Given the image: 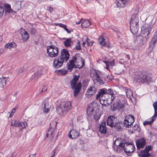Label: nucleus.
Masks as SVG:
<instances>
[{
	"label": "nucleus",
	"mask_w": 157,
	"mask_h": 157,
	"mask_svg": "<svg viewBox=\"0 0 157 157\" xmlns=\"http://www.w3.org/2000/svg\"><path fill=\"white\" fill-rule=\"evenodd\" d=\"M109 65H106V68L108 70H109Z\"/></svg>",
	"instance_id": "obj_61"
},
{
	"label": "nucleus",
	"mask_w": 157,
	"mask_h": 157,
	"mask_svg": "<svg viewBox=\"0 0 157 157\" xmlns=\"http://www.w3.org/2000/svg\"><path fill=\"white\" fill-rule=\"evenodd\" d=\"M65 30H66L67 33H70L71 32V31L68 30V29L66 28V27L65 28Z\"/></svg>",
	"instance_id": "obj_59"
},
{
	"label": "nucleus",
	"mask_w": 157,
	"mask_h": 157,
	"mask_svg": "<svg viewBox=\"0 0 157 157\" xmlns=\"http://www.w3.org/2000/svg\"><path fill=\"white\" fill-rule=\"evenodd\" d=\"M97 104L95 102L90 104L88 106L86 111L88 115H93V117L96 122L98 121L101 116L99 110L97 107Z\"/></svg>",
	"instance_id": "obj_3"
},
{
	"label": "nucleus",
	"mask_w": 157,
	"mask_h": 157,
	"mask_svg": "<svg viewBox=\"0 0 157 157\" xmlns=\"http://www.w3.org/2000/svg\"><path fill=\"white\" fill-rule=\"evenodd\" d=\"M16 46V44L14 42H13L10 43L6 44L5 47L6 48H12L15 47Z\"/></svg>",
	"instance_id": "obj_33"
},
{
	"label": "nucleus",
	"mask_w": 157,
	"mask_h": 157,
	"mask_svg": "<svg viewBox=\"0 0 157 157\" xmlns=\"http://www.w3.org/2000/svg\"><path fill=\"white\" fill-rule=\"evenodd\" d=\"M135 121L134 116L131 115L126 116L124 121V126L127 128L131 127L132 124Z\"/></svg>",
	"instance_id": "obj_13"
},
{
	"label": "nucleus",
	"mask_w": 157,
	"mask_h": 157,
	"mask_svg": "<svg viewBox=\"0 0 157 157\" xmlns=\"http://www.w3.org/2000/svg\"><path fill=\"white\" fill-rule=\"evenodd\" d=\"M98 41L100 44L102 45V47L103 48L104 46L107 48L109 47V44L106 43L105 41V39L102 36H100L98 39Z\"/></svg>",
	"instance_id": "obj_22"
},
{
	"label": "nucleus",
	"mask_w": 157,
	"mask_h": 157,
	"mask_svg": "<svg viewBox=\"0 0 157 157\" xmlns=\"http://www.w3.org/2000/svg\"><path fill=\"white\" fill-rule=\"evenodd\" d=\"M56 25H58L62 28H63L64 29L66 27V26L65 25H63L61 23H59L58 24H56Z\"/></svg>",
	"instance_id": "obj_47"
},
{
	"label": "nucleus",
	"mask_w": 157,
	"mask_h": 157,
	"mask_svg": "<svg viewBox=\"0 0 157 157\" xmlns=\"http://www.w3.org/2000/svg\"><path fill=\"white\" fill-rule=\"evenodd\" d=\"M29 32L31 35H34L36 32V29L32 27L29 29Z\"/></svg>",
	"instance_id": "obj_40"
},
{
	"label": "nucleus",
	"mask_w": 157,
	"mask_h": 157,
	"mask_svg": "<svg viewBox=\"0 0 157 157\" xmlns=\"http://www.w3.org/2000/svg\"><path fill=\"white\" fill-rule=\"evenodd\" d=\"M123 148L124 152L126 155L129 156L133 152L135 149V147L134 145L132 143L127 142H125L124 144Z\"/></svg>",
	"instance_id": "obj_11"
},
{
	"label": "nucleus",
	"mask_w": 157,
	"mask_h": 157,
	"mask_svg": "<svg viewBox=\"0 0 157 157\" xmlns=\"http://www.w3.org/2000/svg\"><path fill=\"white\" fill-rule=\"evenodd\" d=\"M146 142L144 138L139 139L136 142V145L138 149L143 148L146 145Z\"/></svg>",
	"instance_id": "obj_16"
},
{
	"label": "nucleus",
	"mask_w": 157,
	"mask_h": 157,
	"mask_svg": "<svg viewBox=\"0 0 157 157\" xmlns=\"http://www.w3.org/2000/svg\"><path fill=\"white\" fill-rule=\"evenodd\" d=\"M47 85H45L43 88L42 89V90L41 91V92H44L45 91H46L47 90Z\"/></svg>",
	"instance_id": "obj_49"
},
{
	"label": "nucleus",
	"mask_w": 157,
	"mask_h": 157,
	"mask_svg": "<svg viewBox=\"0 0 157 157\" xmlns=\"http://www.w3.org/2000/svg\"><path fill=\"white\" fill-rule=\"evenodd\" d=\"M12 121L11 124V125L12 126H14V125L13 124L14 123H15V121Z\"/></svg>",
	"instance_id": "obj_60"
},
{
	"label": "nucleus",
	"mask_w": 157,
	"mask_h": 157,
	"mask_svg": "<svg viewBox=\"0 0 157 157\" xmlns=\"http://www.w3.org/2000/svg\"><path fill=\"white\" fill-rule=\"evenodd\" d=\"M139 21L137 14L133 15L130 22V30L133 34L136 33L139 29L138 23Z\"/></svg>",
	"instance_id": "obj_7"
},
{
	"label": "nucleus",
	"mask_w": 157,
	"mask_h": 157,
	"mask_svg": "<svg viewBox=\"0 0 157 157\" xmlns=\"http://www.w3.org/2000/svg\"><path fill=\"white\" fill-rule=\"evenodd\" d=\"M124 145L120 146H113V149L118 153H121L123 152V148H124Z\"/></svg>",
	"instance_id": "obj_29"
},
{
	"label": "nucleus",
	"mask_w": 157,
	"mask_h": 157,
	"mask_svg": "<svg viewBox=\"0 0 157 157\" xmlns=\"http://www.w3.org/2000/svg\"><path fill=\"white\" fill-rule=\"evenodd\" d=\"M125 143V141L123 139L118 138L115 141L113 144V146L123 145Z\"/></svg>",
	"instance_id": "obj_24"
},
{
	"label": "nucleus",
	"mask_w": 157,
	"mask_h": 157,
	"mask_svg": "<svg viewBox=\"0 0 157 157\" xmlns=\"http://www.w3.org/2000/svg\"><path fill=\"white\" fill-rule=\"evenodd\" d=\"M4 8L5 10V13H10L13 12V10L11 9L10 6L9 4H5Z\"/></svg>",
	"instance_id": "obj_26"
},
{
	"label": "nucleus",
	"mask_w": 157,
	"mask_h": 157,
	"mask_svg": "<svg viewBox=\"0 0 157 157\" xmlns=\"http://www.w3.org/2000/svg\"><path fill=\"white\" fill-rule=\"evenodd\" d=\"M115 60L114 59H113L112 61H107L105 62L106 65H109V66H113L115 65L114 63Z\"/></svg>",
	"instance_id": "obj_38"
},
{
	"label": "nucleus",
	"mask_w": 157,
	"mask_h": 157,
	"mask_svg": "<svg viewBox=\"0 0 157 157\" xmlns=\"http://www.w3.org/2000/svg\"><path fill=\"white\" fill-rule=\"evenodd\" d=\"M126 0H118L117 4L118 7H123L125 6Z\"/></svg>",
	"instance_id": "obj_30"
},
{
	"label": "nucleus",
	"mask_w": 157,
	"mask_h": 157,
	"mask_svg": "<svg viewBox=\"0 0 157 157\" xmlns=\"http://www.w3.org/2000/svg\"><path fill=\"white\" fill-rule=\"evenodd\" d=\"M94 82L97 83V85H102L104 83L103 81L101 79V77L99 75L97 76L94 80Z\"/></svg>",
	"instance_id": "obj_27"
},
{
	"label": "nucleus",
	"mask_w": 157,
	"mask_h": 157,
	"mask_svg": "<svg viewBox=\"0 0 157 157\" xmlns=\"http://www.w3.org/2000/svg\"><path fill=\"white\" fill-rule=\"evenodd\" d=\"M21 7V2L20 1L16 2L13 6V8L15 10L18 11Z\"/></svg>",
	"instance_id": "obj_31"
},
{
	"label": "nucleus",
	"mask_w": 157,
	"mask_h": 157,
	"mask_svg": "<svg viewBox=\"0 0 157 157\" xmlns=\"http://www.w3.org/2000/svg\"><path fill=\"white\" fill-rule=\"evenodd\" d=\"M86 43L85 42H83L82 43V44L84 47H87V45H86Z\"/></svg>",
	"instance_id": "obj_58"
},
{
	"label": "nucleus",
	"mask_w": 157,
	"mask_h": 157,
	"mask_svg": "<svg viewBox=\"0 0 157 157\" xmlns=\"http://www.w3.org/2000/svg\"><path fill=\"white\" fill-rule=\"evenodd\" d=\"M90 75L91 77L95 78L97 77V76L99 75L95 70H92L90 71Z\"/></svg>",
	"instance_id": "obj_35"
},
{
	"label": "nucleus",
	"mask_w": 157,
	"mask_h": 157,
	"mask_svg": "<svg viewBox=\"0 0 157 157\" xmlns=\"http://www.w3.org/2000/svg\"><path fill=\"white\" fill-rule=\"evenodd\" d=\"M115 95L113 91L111 89L108 90L105 88L101 89L96 95V99L100 98L104 101H112L114 99Z\"/></svg>",
	"instance_id": "obj_2"
},
{
	"label": "nucleus",
	"mask_w": 157,
	"mask_h": 157,
	"mask_svg": "<svg viewBox=\"0 0 157 157\" xmlns=\"http://www.w3.org/2000/svg\"><path fill=\"white\" fill-rule=\"evenodd\" d=\"M48 10L51 13L53 11V9L50 6L48 7Z\"/></svg>",
	"instance_id": "obj_51"
},
{
	"label": "nucleus",
	"mask_w": 157,
	"mask_h": 157,
	"mask_svg": "<svg viewBox=\"0 0 157 157\" xmlns=\"http://www.w3.org/2000/svg\"><path fill=\"white\" fill-rule=\"evenodd\" d=\"M112 156H113V157H121L120 156H113V155H112Z\"/></svg>",
	"instance_id": "obj_64"
},
{
	"label": "nucleus",
	"mask_w": 157,
	"mask_h": 157,
	"mask_svg": "<svg viewBox=\"0 0 157 157\" xmlns=\"http://www.w3.org/2000/svg\"><path fill=\"white\" fill-rule=\"evenodd\" d=\"M79 77V75H74V78L70 81L71 88L74 89V94L75 97H76L77 96L81 87V83L80 82L77 83Z\"/></svg>",
	"instance_id": "obj_5"
},
{
	"label": "nucleus",
	"mask_w": 157,
	"mask_h": 157,
	"mask_svg": "<svg viewBox=\"0 0 157 157\" xmlns=\"http://www.w3.org/2000/svg\"><path fill=\"white\" fill-rule=\"evenodd\" d=\"M134 127H138V125L137 124H136L134 125Z\"/></svg>",
	"instance_id": "obj_63"
},
{
	"label": "nucleus",
	"mask_w": 157,
	"mask_h": 157,
	"mask_svg": "<svg viewBox=\"0 0 157 157\" xmlns=\"http://www.w3.org/2000/svg\"><path fill=\"white\" fill-rule=\"evenodd\" d=\"M36 154H34L30 155L29 156V157H36Z\"/></svg>",
	"instance_id": "obj_57"
},
{
	"label": "nucleus",
	"mask_w": 157,
	"mask_h": 157,
	"mask_svg": "<svg viewBox=\"0 0 157 157\" xmlns=\"http://www.w3.org/2000/svg\"><path fill=\"white\" fill-rule=\"evenodd\" d=\"M126 92V95L128 98H131V97L133 96V92L131 89H127Z\"/></svg>",
	"instance_id": "obj_34"
},
{
	"label": "nucleus",
	"mask_w": 157,
	"mask_h": 157,
	"mask_svg": "<svg viewBox=\"0 0 157 157\" xmlns=\"http://www.w3.org/2000/svg\"><path fill=\"white\" fill-rule=\"evenodd\" d=\"M134 81L138 82L146 83L149 84L151 81L150 76L145 74H141L140 75H137L134 79Z\"/></svg>",
	"instance_id": "obj_9"
},
{
	"label": "nucleus",
	"mask_w": 157,
	"mask_h": 157,
	"mask_svg": "<svg viewBox=\"0 0 157 157\" xmlns=\"http://www.w3.org/2000/svg\"><path fill=\"white\" fill-rule=\"evenodd\" d=\"M71 107V103L70 101H64L61 102L56 108V110L59 114L63 116L70 110Z\"/></svg>",
	"instance_id": "obj_4"
},
{
	"label": "nucleus",
	"mask_w": 157,
	"mask_h": 157,
	"mask_svg": "<svg viewBox=\"0 0 157 157\" xmlns=\"http://www.w3.org/2000/svg\"><path fill=\"white\" fill-rule=\"evenodd\" d=\"M8 78L6 77H3L0 78V87L3 88L6 85V82Z\"/></svg>",
	"instance_id": "obj_25"
},
{
	"label": "nucleus",
	"mask_w": 157,
	"mask_h": 157,
	"mask_svg": "<svg viewBox=\"0 0 157 157\" xmlns=\"http://www.w3.org/2000/svg\"><path fill=\"white\" fill-rule=\"evenodd\" d=\"M16 155L17 154L16 153L13 152L10 157H16Z\"/></svg>",
	"instance_id": "obj_52"
},
{
	"label": "nucleus",
	"mask_w": 157,
	"mask_h": 157,
	"mask_svg": "<svg viewBox=\"0 0 157 157\" xmlns=\"http://www.w3.org/2000/svg\"><path fill=\"white\" fill-rule=\"evenodd\" d=\"M17 109L16 108L13 109L12 111V115H13L14 113L15 112L16 109Z\"/></svg>",
	"instance_id": "obj_54"
},
{
	"label": "nucleus",
	"mask_w": 157,
	"mask_h": 157,
	"mask_svg": "<svg viewBox=\"0 0 157 157\" xmlns=\"http://www.w3.org/2000/svg\"><path fill=\"white\" fill-rule=\"evenodd\" d=\"M90 25V22L88 20H84L81 24L82 27L83 28H86Z\"/></svg>",
	"instance_id": "obj_32"
},
{
	"label": "nucleus",
	"mask_w": 157,
	"mask_h": 157,
	"mask_svg": "<svg viewBox=\"0 0 157 157\" xmlns=\"http://www.w3.org/2000/svg\"><path fill=\"white\" fill-rule=\"evenodd\" d=\"M96 92L97 89L95 86H91L88 89L86 95L87 97L90 98Z\"/></svg>",
	"instance_id": "obj_15"
},
{
	"label": "nucleus",
	"mask_w": 157,
	"mask_h": 157,
	"mask_svg": "<svg viewBox=\"0 0 157 157\" xmlns=\"http://www.w3.org/2000/svg\"><path fill=\"white\" fill-rule=\"evenodd\" d=\"M24 70V67H21L18 70V74H21L23 73V71Z\"/></svg>",
	"instance_id": "obj_48"
},
{
	"label": "nucleus",
	"mask_w": 157,
	"mask_h": 157,
	"mask_svg": "<svg viewBox=\"0 0 157 157\" xmlns=\"http://www.w3.org/2000/svg\"><path fill=\"white\" fill-rule=\"evenodd\" d=\"M40 73L39 71H37L32 76V79L34 80H36L40 77Z\"/></svg>",
	"instance_id": "obj_36"
},
{
	"label": "nucleus",
	"mask_w": 157,
	"mask_h": 157,
	"mask_svg": "<svg viewBox=\"0 0 157 157\" xmlns=\"http://www.w3.org/2000/svg\"><path fill=\"white\" fill-rule=\"evenodd\" d=\"M124 107V105L123 104H121V103L119 106V108H118V109L119 110H120L121 109H122Z\"/></svg>",
	"instance_id": "obj_50"
},
{
	"label": "nucleus",
	"mask_w": 157,
	"mask_h": 157,
	"mask_svg": "<svg viewBox=\"0 0 157 157\" xmlns=\"http://www.w3.org/2000/svg\"><path fill=\"white\" fill-rule=\"evenodd\" d=\"M84 38L86 39V43H87V45H88V44L89 43V42L90 41V39H89L87 36H84Z\"/></svg>",
	"instance_id": "obj_46"
},
{
	"label": "nucleus",
	"mask_w": 157,
	"mask_h": 157,
	"mask_svg": "<svg viewBox=\"0 0 157 157\" xmlns=\"http://www.w3.org/2000/svg\"><path fill=\"white\" fill-rule=\"evenodd\" d=\"M69 56L68 50L63 49L61 51L60 56L53 59V67L56 68L61 67L64 63H66L68 60Z\"/></svg>",
	"instance_id": "obj_1"
},
{
	"label": "nucleus",
	"mask_w": 157,
	"mask_h": 157,
	"mask_svg": "<svg viewBox=\"0 0 157 157\" xmlns=\"http://www.w3.org/2000/svg\"><path fill=\"white\" fill-rule=\"evenodd\" d=\"M47 51L48 56L51 58L57 56L59 53L58 48L54 45L48 46Z\"/></svg>",
	"instance_id": "obj_10"
},
{
	"label": "nucleus",
	"mask_w": 157,
	"mask_h": 157,
	"mask_svg": "<svg viewBox=\"0 0 157 157\" xmlns=\"http://www.w3.org/2000/svg\"><path fill=\"white\" fill-rule=\"evenodd\" d=\"M13 124L14 125L15 127H18L21 130L25 128L27 125L26 123L17 121H15Z\"/></svg>",
	"instance_id": "obj_21"
},
{
	"label": "nucleus",
	"mask_w": 157,
	"mask_h": 157,
	"mask_svg": "<svg viewBox=\"0 0 157 157\" xmlns=\"http://www.w3.org/2000/svg\"><path fill=\"white\" fill-rule=\"evenodd\" d=\"M56 123L54 121H52L50 124V127L51 128H53L54 129L56 127Z\"/></svg>",
	"instance_id": "obj_42"
},
{
	"label": "nucleus",
	"mask_w": 157,
	"mask_h": 157,
	"mask_svg": "<svg viewBox=\"0 0 157 157\" xmlns=\"http://www.w3.org/2000/svg\"><path fill=\"white\" fill-rule=\"evenodd\" d=\"M107 124L110 127H114L117 131H120L121 129V122L118 121L117 118L113 116L109 117L107 120Z\"/></svg>",
	"instance_id": "obj_6"
},
{
	"label": "nucleus",
	"mask_w": 157,
	"mask_h": 157,
	"mask_svg": "<svg viewBox=\"0 0 157 157\" xmlns=\"http://www.w3.org/2000/svg\"><path fill=\"white\" fill-rule=\"evenodd\" d=\"M48 99L47 98L44 100V108L45 109V112L48 113L50 110V106L48 104Z\"/></svg>",
	"instance_id": "obj_28"
},
{
	"label": "nucleus",
	"mask_w": 157,
	"mask_h": 157,
	"mask_svg": "<svg viewBox=\"0 0 157 157\" xmlns=\"http://www.w3.org/2000/svg\"><path fill=\"white\" fill-rule=\"evenodd\" d=\"M153 106L154 107L155 111V113L153 116L156 117L157 116V101L155 102L154 103Z\"/></svg>",
	"instance_id": "obj_39"
},
{
	"label": "nucleus",
	"mask_w": 157,
	"mask_h": 157,
	"mask_svg": "<svg viewBox=\"0 0 157 157\" xmlns=\"http://www.w3.org/2000/svg\"><path fill=\"white\" fill-rule=\"evenodd\" d=\"M67 65L68 67L67 69L70 71H71L73 68L75 67V61L73 60V58L71 60H70L69 62L67 63Z\"/></svg>",
	"instance_id": "obj_20"
},
{
	"label": "nucleus",
	"mask_w": 157,
	"mask_h": 157,
	"mask_svg": "<svg viewBox=\"0 0 157 157\" xmlns=\"http://www.w3.org/2000/svg\"><path fill=\"white\" fill-rule=\"evenodd\" d=\"M63 40H65L63 42V44L66 47H71L73 45V42L72 39L71 38H68L66 39L63 38Z\"/></svg>",
	"instance_id": "obj_18"
},
{
	"label": "nucleus",
	"mask_w": 157,
	"mask_h": 157,
	"mask_svg": "<svg viewBox=\"0 0 157 157\" xmlns=\"http://www.w3.org/2000/svg\"><path fill=\"white\" fill-rule=\"evenodd\" d=\"M22 39L24 42H26L28 40L29 38V35L27 32L25 30L24 31H21V32Z\"/></svg>",
	"instance_id": "obj_23"
},
{
	"label": "nucleus",
	"mask_w": 157,
	"mask_h": 157,
	"mask_svg": "<svg viewBox=\"0 0 157 157\" xmlns=\"http://www.w3.org/2000/svg\"><path fill=\"white\" fill-rule=\"evenodd\" d=\"M121 103V102L120 101H119L117 102L116 103H114L113 104V107L115 109H118V108H119V106Z\"/></svg>",
	"instance_id": "obj_43"
},
{
	"label": "nucleus",
	"mask_w": 157,
	"mask_h": 157,
	"mask_svg": "<svg viewBox=\"0 0 157 157\" xmlns=\"http://www.w3.org/2000/svg\"><path fill=\"white\" fill-rule=\"evenodd\" d=\"M58 71L60 72H61L63 75H65L66 74L67 72V71L66 70H63L62 69H60Z\"/></svg>",
	"instance_id": "obj_44"
},
{
	"label": "nucleus",
	"mask_w": 157,
	"mask_h": 157,
	"mask_svg": "<svg viewBox=\"0 0 157 157\" xmlns=\"http://www.w3.org/2000/svg\"><path fill=\"white\" fill-rule=\"evenodd\" d=\"M75 48L77 50L80 51L82 50L81 45L79 41H78V42L75 45Z\"/></svg>",
	"instance_id": "obj_41"
},
{
	"label": "nucleus",
	"mask_w": 157,
	"mask_h": 157,
	"mask_svg": "<svg viewBox=\"0 0 157 157\" xmlns=\"http://www.w3.org/2000/svg\"><path fill=\"white\" fill-rule=\"evenodd\" d=\"M2 37L0 36V42L1 41H2Z\"/></svg>",
	"instance_id": "obj_62"
},
{
	"label": "nucleus",
	"mask_w": 157,
	"mask_h": 157,
	"mask_svg": "<svg viewBox=\"0 0 157 157\" xmlns=\"http://www.w3.org/2000/svg\"><path fill=\"white\" fill-rule=\"evenodd\" d=\"M156 117L153 116L151 117V120L150 121H145L144 122V125L145 126L147 125H151L153 121L155 119Z\"/></svg>",
	"instance_id": "obj_37"
},
{
	"label": "nucleus",
	"mask_w": 157,
	"mask_h": 157,
	"mask_svg": "<svg viewBox=\"0 0 157 157\" xmlns=\"http://www.w3.org/2000/svg\"><path fill=\"white\" fill-rule=\"evenodd\" d=\"M99 131L100 132L103 134H105L106 133L107 128L106 127V123L104 121L100 124Z\"/></svg>",
	"instance_id": "obj_19"
},
{
	"label": "nucleus",
	"mask_w": 157,
	"mask_h": 157,
	"mask_svg": "<svg viewBox=\"0 0 157 157\" xmlns=\"http://www.w3.org/2000/svg\"><path fill=\"white\" fill-rule=\"evenodd\" d=\"M79 136V132L75 129L71 130L68 133L69 137L72 139H75Z\"/></svg>",
	"instance_id": "obj_17"
},
{
	"label": "nucleus",
	"mask_w": 157,
	"mask_h": 157,
	"mask_svg": "<svg viewBox=\"0 0 157 157\" xmlns=\"http://www.w3.org/2000/svg\"><path fill=\"white\" fill-rule=\"evenodd\" d=\"M151 28L147 24H145L142 28V33L144 36L142 39L143 44L145 43L150 36Z\"/></svg>",
	"instance_id": "obj_8"
},
{
	"label": "nucleus",
	"mask_w": 157,
	"mask_h": 157,
	"mask_svg": "<svg viewBox=\"0 0 157 157\" xmlns=\"http://www.w3.org/2000/svg\"><path fill=\"white\" fill-rule=\"evenodd\" d=\"M73 60L75 62V68H81L84 65L85 60L78 55L76 54L73 57Z\"/></svg>",
	"instance_id": "obj_12"
},
{
	"label": "nucleus",
	"mask_w": 157,
	"mask_h": 157,
	"mask_svg": "<svg viewBox=\"0 0 157 157\" xmlns=\"http://www.w3.org/2000/svg\"><path fill=\"white\" fill-rule=\"evenodd\" d=\"M94 43V42L92 41L90 42H89V43L88 44V45H87V46H91Z\"/></svg>",
	"instance_id": "obj_53"
},
{
	"label": "nucleus",
	"mask_w": 157,
	"mask_h": 157,
	"mask_svg": "<svg viewBox=\"0 0 157 157\" xmlns=\"http://www.w3.org/2000/svg\"><path fill=\"white\" fill-rule=\"evenodd\" d=\"M151 149V146H148L146 147L145 149L142 150L139 154V157H149L151 155L149 151Z\"/></svg>",
	"instance_id": "obj_14"
},
{
	"label": "nucleus",
	"mask_w": 157,
	"mask_h": 157,
	"mask_svg": "<svg viewBox=\"0 0 157 157\" xmlns=\"http://www.w3.org/2000/svg\"><path fill=\"white\" fill-rule=\"evenodd\" d=\"M126 57L128 59V60H130V57L129 55H126Z\"/></svg>",
	"instance_id": "obj_55"
},
{
	"label": "nucleus",
	"mask_w": 157,
	"mask_h": 157,
	"mask_svg": "<svg viewBox=\"0 0 157 157\" xmlns=\"http://www.w3.org/2000/svg\"><path fill=\"white\" fill-rule=\"evenodd\" d=\"M83 19L82 18L78 22H77L76 23V24L77 25H79L80 24V23H81V21H82V20H83Z\"/></svg>",
	"instance_id": "obj_56"
},
{
	"label": "nucleus",
	"mask_w": 157,
	"mask_h": 157,
	"mask_svg": "<svg viewBox=\"0 0 157 157\" xmlns=\"http://www.w3.org/2000/svg\"><path fill=\"white\" fill-rule=\"evenodd\" d=\"M4 12V9L3 7L0 6V17H2Z\"/></svg>",
	"instance_id": "obj_45"
}]
</instances>
